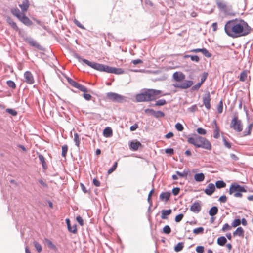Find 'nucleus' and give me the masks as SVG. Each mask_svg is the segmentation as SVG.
Instances as JSON below:
<instances>
[{
    "label": "nucleus",
    "mask_w": 253,
    "mask_h": 253,
    "mask_svg": "<svg viewBox=\"0 0 253 253\" xmlns=\"http://www.w3.org/2000/svg\"><path fill=\"white\" fill-rule=\"evenodd\" d=\"M190 59L192 61L198 62L200 60L199 57L197 55H191Z\"/></svg>",
    "instance_id": "obj_58"
},
{
    "label": "nucleus",
    "mask_w": 253,
    "mask_h": 253,
    "mask_svg": "<svg viewBox=\"0 0 253 253\" xmlns=\"http://www.w3.org/2000/svg\"><path fill=\"white\" fill-rule=\"evenodd\" d=\"M247 190L242 186L236 183L232 184L230 187L229 193L230 194H234L235 197H242V192H246Z\"/></svg>",
    "instance_id": "obj_6"
},
{
    "label": "nucleus",
    "mask_w": 253,
    "mask_h": 253,
    "mask_svg": "<svg viewBox=\"0 0 253 253\" xmlns=\"http://www.w3.org/2000/svg\"><path fill=\"white\" fill-rule=\"evenodd\" d=\"M11 12L12 14L16 16L18 19L20 18V17L22 15L23 13H21L19 10V9L17 8H14L11 10Z\"/></svg>",
    "instance_id": "obj_25"
},
{
    "label": "nucleus",
    "mask_w": 253,
    "mask_h": 253,
    "mask_svg": "<svg viewBox=\"0 0 253 253\" xmlns=\"http://www.w3.org/2000/svg\"><path fill=\"white\" fill-rule=\"evenodd\" d=\"M253 127V123H251L249 125L247 129L243 132V136H246L250 135L251 133V130Z\"/></svg>",
    "instance_id": "obj_21"
},
{
    "label": "nucleus",
    "mask_w": 253,
    "mask_h": 253,
    "mask_svg": "<svg viewBox=\"0 0 253 253\" xmlns=\"http://www.w3.org/2000/svg\"><path fill=\"white\" fill-rule=\"evenodd\" d=\"M77 58L79 62H83L91 68L99 71H104L117 75L122 74L124 73V71L121 68L112 67L95 62H91L86 59H83L79 56H77Z\"/></svg>",
    "instance_id": "obj_2"
},
{
    "label": "nucleus",
    "mask_w": 253,
    "mask_h": 253,
    "mask_svg": "<svg viewBox=\"0 0 253 253\" xmlns=\"http://www.w3.org/2000/svg\"><path fill=\"white\" fill-rule=\"evenodd\" d=\"M234 236H238L242 238L244 237V230L241 227H238L233 233Z\"/></svg>",
    "instance_id": "obj_18"
},
{
    "label": "nucleus",
    "mask_w": 253,
    "mask_h": 253,
    "mask_svg": "<svg viewBox=\"0 0 253 253\" xmlns=\"http://www.w3.org/2000/svg\"><path fill=\"white\" fill-rule=\"evenodd\" d=\"M184 215L183 214H179L176 216L175 221L176 222H179L183 218Z\"/></svg>",
    "instance_id": "obj_53"
},
{
    "label": "nucleus",
    "mask_w": 253,
    "mask_h": 253,
    "mask_svg": "<svg viewBox=\"0 0 253 253\" xmlns=\"http://www.w3.org/2000/svg\"><path fill=\"white\" fill-rule=\"evenodd\" d=\"M241 223V220L240 219H236L233 220L232 223V227H236L239 226Z\"/></svg>",
    "instance_id": "obj_40"
},
{
    "label": "nucleus",
    "mask_w": 253,
    "mask_h": 253,
    "mask_svg": "<svg viewBox=\"0 0 253 253\" xmlns=\"http://www.w3.org/2000/svg\"><path fill=\"white\" fill-rule=\"evenodd\" d=\"M249 73V71L248 70H244L242 72L240 75L239 80L240 81L244 82L247 79L248 74Z\"/></svg>",
    "instance_id": "obj_24"
},
{
    "label": "nucleus",
    "mask_w": 253,
    "mask_h": 253,
    "mask_svg": "<svg viewBox=\"0 0 253 253\" xmlns=\"http://www.w3.org/2000/svg\"><path fill=\"white\" fill-rule=\"evenodd\" d=\"M106 97L109 100L117 102H122L124 99V97L123 96L113 92L107 93Z\"/></svg>",
    "instance_id": "obj_8"
},
{
    "label": "nucleus",
    "mask_w": 253,
    "mask_h": 253,
    "mask_svg": "<svg viewBox=\"0 0 253 253\" xmlns=\"http://www.w3.org/2000/svg\"><path fill=\"white\" fill-rule=\"evenodd\" d=\"M218 208L216 207H212L209 211V214L211 216H214L218 212Z\"/></svg>",
    "instance_id": "obj_30"
},
{
    "label": "nucleus",
    "mask_w": 253,
    "mask_h": 253,
    "mask_svg": "<svg viewBox=\"0 0 253 253\" xmlns=\"http://www.w3.org/2000/svg\"><path fill=\"white\" fill-rule=\"evenodd\" d=\"M29 5L30 4L28 0H24L22 3L19 5L23 12H25L27 11Z\"/></svg>",
    "instance_id": "obj_16"
},
{
    "label": "nucleus",
    "mask_w": 253,
    "mask_h": 253,
    "mask_svg": "<svg viewBox=\"0 0 253 253\" xmlns=\"http://www.w3.org/2000/svg\"><path fill=\"white\" fill-rule=\"evenodd\" d=\"M163 232L164 233L167 234H169L171 232V229L169 227V226H168V225L165 226L163 228Z\"/></svg>",
    "instance_id": "obj_47"
},
{
    "label": "nucleus",
    "mask_w": 253,
    "mask_h": 253,
    "mask_svg": "<svg viewBox=\"0 0 253 253\" xmlns=\"http://www.w3.org/2000/svg\"><path fill=\"white\" fill-rule=\"evenodd\" d=\"M227 197L225 195H223L219 198V201L221 203H225L227 201Z\"/></svg>",
    "instance_id": "obj_62"
},
{
    "label": "nucleus",
    "mask_w": 253,
    "mask_h": 253,
    "mask_svg": "<svg viewBox=\"0 0 253 253\" xmlns=\"http://www.w3.org/2000/svg\"><path fill=\"white\" fill-rule=\"evenodd\" d=\"M76 220L81 226H83L84 225V220L81 216H77L76 217Z\"/></svg>",
    "instance_id": "obj_60"
},
{
    "label": "nucleus",
    "mask_w": 253,
    "mask_h": 253,
    "mask_svg": "<svg viewBox=\"0 0 253 253\" xmlns=\"http://www.w3.org/2000/svg\"><path fill=\"white\" fill-rule=\"evenodd\" d=\"M18 19L25 25L30 26L32 24L31 20L24 14H22V15Z\"/></svg>",
    "instance_id": "obj_13"
},
{
    "label": "nucleus",
    "mask_w": 253,
    "mask_h": 253,
    "mask_svg": "<svg viewBox=\"0 0 253 253\" xmlns=\"http://www.w3.org/2000/svg\"><path fill=\"white\" fill-rule=\"evenodd\" d=\"M214 124V131H213V137L214 138L217 139L220 137V130L216 123V121L214 120L213 122Z\"/></svg>",
    "instance_id": "obj_14"
},
{
    "label": "nucleus",
    "mask_w": 253,
    "mask_h": 253,
    "mask_svg": "<svg viewBox=\"0 0 253 253\" xmlns=\"http://www.w3.org/2000/svg\"><path fill=\"white\" fill-rule=\"evenodd\" d=\"M184 248V243L179 242L174 247V250L176 252L181 251Z\"/></svg>",
    "instance_id": "obj_29"
},
{
    "label": "nucleus",
    "mask_w": 253,
    "mask_h": 253,
    "mask_svg": "<svg viewBox=\"0 0 253 253\" xmlns=\"http://www.w3.org/2000/svg\"><path fill=\"white\" fill-rule=\"evenodd\" d=\"M7 23L11 26V27L16 30V31H18L19 33H20V30L17 26L16 23L14 22L13 20L10 17H8L7 19Z\"/></svg>",
    "instance_id": "obj_15"
},
{
    "label": "nucleus",
    "mask_w": 253,
    "mask_h": 253,
    "mask_svg": "<svg viewBox=\"0 0 253 253\" xmlns=\"http://www.w3.org/2000/svg\"><path fill=\"white\" fill-rule=\"evenodd\" d=\"M103 135L106 137H111L113 135L112 129L109 127H106L103 130Z\"/></svg>",
    "instance_id": "obj_20"
},
{
    "label": "nucleus",
    "mask_w": 253,
    "mask_h": 253,
    "mask_svg": "<svg viewBox=\"0 0 253 253\" xmlns=\"http://www.w3.org/2000/svg\"><path fill=\"white\" fill-rule=\"evenodd\" d=\"M215 185L217 188H222L226 186V183L222 180L217 181Z\"/></svg>",
    "instance_id": "obj_32"
},
{
    "label": "nucleus",
    "mask_w": 253,
    "mask_h": 253,
    "mask_svg": "<svg viewBox=\"0 0 253 253\" xmlns=\"http://www.w3.org/2000/svg\"><path fill=\"white\" fill-rule=\"evenodd\" d=\"M66 79H67V81H68V82L69 83V84H70L72 86H73L75 88L77 86L78 83H77L76 82L74 81L71 78H70L69 77H67Z\"/></svg>",
    "instance_id": "obj_36"
},
{
    "label": "nucleus",
    "mask_w": 253,
    "mask_h": 253,
    "mask_svg": "<svg viewBox=\"0 0 253 253\" xmlns=\"http://www.w3.org/2000/svg\"><path fill=\"white\" fill-rule=\"evenodd\" d=\"M138 127V126L137 124L135 123V124L130 126V129L131 131H135Z\"/></svg>",
    "instance_id": "obj_63"
},
{
    "label": "nucleus",
    "mask_w": 253,
    "mask_h": 253,
    "mask_svg": "<svg viewBox=\"0 0 253 253\" xmlns=\"http://www.w3.org/2000/svg\"><path fill=\"white\" fill-rule=\"evenodd\" d=\"M205 179V175L203 173H199L195 174L194 179L197 182H202Z\"/></svg>",
    "instance_id": "obj_23"
},
{
    "label": "nucleus",
    "mask_w": 253,
    "mask_h": 253,
    "mask_svg": "<svg viewBox=\"0 0 253 253\" xmlns=\"http://www.w3.org/2000/svg\"><path fill=\"white\" fill-rule=\"evenodd\" d=\"M68 230L73 233H77V227L76 225H74L73 226H70V228H68Z\"/></svg>",
    "instance_id": "obj_54"
},
{
    "label": "nucleus",
    "mask_w": 253,
    "mask_h": 253,
    "mask_svg": "<svg viewBox=\"0 0 253 253\" xmlns=\"http://www.w3.org/2000/svg\"><path fill=\"white\" fill-rule=\"evenodd\" d=\"M231 229V227L228 224L226 223L225 224L222 228V230L223 231L225 232L227 230H229Z\"/></svg>",
    "instance_id": "obj_51"
},
{
    "label": "nucleus",
    "mask_w": 253,
    "mask_h": 253,
    "mask_svg": "<svg viewBox=\"0 0 253 253\" xmlns=\"http://www.w3.org/2000/svg\"><path fill=\"white\" fill-rule=\"evenodd\" d=\"M223 142L225 146L228 148H230L231 147V145L230 143H229L224 138H223Z\"/></svg>",
    "instance_id": "obj_64"
},
{
    "label": "nucleus",
    "mask_w": 253,
    "mask_h": 253,
    "mask_svg": "<svg viewBox=\"0 0 253 253\" xmlns=\"http://www.w3.org/2000/svg\"><path fill=\"white\" fill-rule=\"evenodd\" d=\"M215 188L214 185L212 183H210L204 190V192L206 194L211 195L215 191Z\"/></svg>",
    "instance_id": "obj_12"
},
{
    "label": "nucleus",
    "mask_w": 253,
    "mask_h": 253,
    "mask_svg": "<svg viewBox=\"0 0 253 253\" xmlns=\"http://www.w3.org/2000/svg\"><path fill=\"white\" fill-rule=\"evenodd\" d=\"M225 33L232 38L246 36L251 33L252 29L243 19H235L227 21L224 26Z\"/></svg>",
    "instance_id": "obj_1"
},
{
    "label": "nucleus",
    "mask_w": 253,
    "mask_h": 253,
    "mask_svg": "<svg viewBox=\"0 0 253 253\" xmlns=\"http://www.w3.org/2000/svg\"><path fill=\"white\" fill-rule=\"evenodd\" d=\"M164 113L160 111H158L157 112L155 111V113L154 114V116H155V117H164Z\"/></svg>",
    "instance_id": "obj_48"
},
{
    "label": "nucleus",
    "mask_w": 253,
    "mask_h": 253,
    "mask_svg": "<svg viewBox=\"0 0 253 253\" xmlns=\"http://www.w3.org/2000/svg\"><path fill=\"white\" fill-rule=\"evenodd\" d=\"M217 242L219 245L223 246L226 243L227 239L224 236H221L217 239Z\"/></svg>",
    "instance_id": "obj_26"
},
{
    "label": "nucleus",
    "mask_w": 253,
    "mask_h": 253,
    "mask_svg": "<svg viewBox=\"0 0 253 253\" xmlns=\"http://www.w3.org/2000/svg\"><path fill=\"white\" fill-rule=\"evenodd\" d=\"M118 165V163L116 162L114 165L108 170V174H110L111 173H112L117 168Z\"/></svg>",
    "instance_id": "obj_45"
},
{
    "label": "nucleus",
    "mask_w": 253,
    "mask_h": 253,
    "mask_svg": "<svg viewBox=\"0 0 253 253\" xmlns=\"http://www.w3.org/2000/svg\"><path fill=\"white\" fill-rule=\"evenodd\" d=\"M217 5L218 7L220 9L225 11L226 10L227 7H226V5L225 3H224L223 2H217Z\"/></svg>",
    "instance_id": "obj_34"
},
{
    "label": "nucleus",
    "mask_w": 253,
    "mask_h": 253,
    "mask_svg": "<svg viewBox=\"0 0 253 253\" xmlns=\"http://www.w3.org/2000/svg\"><path fill=\"white\" fill-rule=\"evenodd\" d=\"M175 126L176 129L179 131H182L184 129L183 126L179 123H176Z\"/></svg>",
    "instance_id": "obj_49"
},
{
    "label": "nucleus",
    "mask_w": 253,
    "mask_h": 253,
    "mask_svg": "<svg viewBox=\"0 0 253 253\" xmlns=\"http://www.w3.org/2000/svg\"><path fill=\"white\" fill-rule=\"evenodd\" d=\"M172 211L171 210H163L162 211V214H161V218L163 219H166L168 218L167 216L170 215Z\"/></svg>",
    "instance_id": "obj_22"
},
{
    "label": "nucleus",
    "mask_w": 253,
    "mask_h": 253,
    "mask_svg": "<svg viewBox=\"0 0 253 253\" xmlns=\"http://www.w3.org/2000/svg\"><path fill=\"white\" fill-rule=\"evenodd\" d=\"M24 81L27 84H32L35 82V80L33 74L30 71H26L24 74Z\"/></svg>",
    "instance_id": "obj_9"
},
{
    "label": "nucleus",
    "mask_w": 253,
    "mask_h": 253,
    "mask_svg": "<svg viewBox=\"0 0 253 253\" xmlns=\"http://www.w3.org/2000/svg\"><path fill=\"white\" fill-rule=\"evenodd\" d=\"M170 196V193L169 192H162L160 195V199L162 201H165V202H167L169 200Z\"/></svg>",
    "instance_id": "obj_19"
},
{
    "label": "nucleus",
    "mask_w": 253,
    "mask_h": 253,
    "mask_svg": "<svg viewBox=\"0 0 253 253\" xmlns=\"http://www.w3.org/2000/svg\"><path fill=\"white\" fill-rule=\"evenodd\" d=\"M196 251L198 253H204V248L203 246H197L196 247Z\"/></svg>",
    "instance_id": "obj_52"
},
{
    "label": "nucleus",
    "mask_w": 253,
    "mask_h": 253,
    "mask_svg": "<svg viewBox=\"0 0 253 253\" xmlns=\"http://www.w3.org/2000/svg\"><path fill=\"white\" fill-rule=\"evenodd\" d=\"M201 210V205L199 202H195L190 207V210L193 212L198 213Z\"/></svg>",
    "instance_id": "obj_11"
},
{
    "label": "nucleus",
    "mask_w": 253,
    "mask_h": 253,
    "mask_svg": "<svg viewBox=\"0 0 253 253\" xmlns=\"http://www.w3.org/2000/svg\"><path fill=\"white\" fill-rule=\"evenodd\" d=\"M172 193L174 195H177L180 192V188H174L172 190Z\"/></svg>",
    "instance_id": "obj_61"
},
{
    "label": "nucleus",
    "mask_w": 253,
    "mask_h": 253,
    "mask_svg": "<svg viewBox=\"0 0 253 253\" xmlns=\"http://www.w3.org/2000/svg\"><path fill=\"white\" fill-rule=\"evenodd\" d=\"M66 79H67V81H68V82L69 83V84H70L72 86H73L75 88L77 86L78 83H77L76 82L74 81L71 78H70L69 77H67Z\"/></svg>",
    "instance_id": "obj_35"
},
{
    "label": "nucleus",
    "mask_w": 253,
    "mask_h": 253,
    "mask_svg": "<svg viewBox=\"0 0 253 253\" xmlns=\"http://www.w3.org/2000/svg\"><path fill=\"white\" fill-rule=\"evenodd\" d=\"M141 146L142 144L139 141H132L130 144V148L133 151H137Z\"/></svg>",
    "instance_id": "obj_17"
},
{
    "label": "nucleus",
    "mask_w": 253,
    "mask_h": 253,
    "mask_svg": "<svg viewBox=\"0 0 253 253\" xmlns=\"http://www.w3.org/2000/svg\"><path fill=\"white\" fill-rule=\"evenodd\" d=\"M45 240L49 248L54 250H56L57 248L56 246L50 240L48 239H45Z\"/></svg>",
    "instance_id": "obj_31"
},
{
    "label": "nucleus",
    "mask_w": 253,
    "mask_h": 253,
    "mask_svg": "<svg viewBox=\"0 0 253 253\" xmlns=\"http://www.w3.org/2000/svg\"><path fill=\"white\" fill-rule=\"evenodd\" d=\"M28 43L31 46L39 48L40 45L37 42L33 39H30L27 40Z\"/></svg>",
    "instance_id": "obj_28"
},
{
    "label": "nucleus",
    "mask_w": 253,
    "mask_h": 253,
    "mask_svg": "<svg viewBox=\"0 0 253 253\" xmlns=\"http://www.w3.org/2000/svg\"><path fill=\"white\" fill-rule=\"evenodd\" d=\"M201 53H202L206 57H211V54L205 48H202Z\"/></svg>",
    "instance_id": "obj_46"
},
{
    "label": "nucleus",
    "mask_w": 253,
    "mask_h": 253,
    "mask_svg": "<svg viewBox=\"0 0 253 253\" xmlns=\"http://www.w3.org/2000/svg\"><path fill=\"white\" fill-rule=\"evenodd\" d=\"M187 141L197 148H202L208 150H211L212 148L211 144L208 140L197 135L189 138Z\"/></svg>",
    "instance_id": "obj_5"
},
{
    "label": "nucleus",
    "mask_w": 253,
    "mask_h": 253,
    "mask_svg": "<svg viewBox=\"0 0 253 253\" xmlns=\"http://www.w3.org/2000/svg\"><path fill=\"white\" fill-rule=\"evenodd\" d=\"M198 108L196 105H194L188 108V110L191 112H194L197 111Z\"/></svg>",
    "instance_id": "obj_56"
},
{
    "label": "nucleus",
    "mask_w": 253,
    "mask_h": 253,
    "mask_svg": "<svg viewBox=\"0 0 253 253\" xmlns=\"http://www.w3.org/2000/svg\"><path fill=\"white\" fill-rule=\"evenodd\" d=\"M230 127L238 132H241L243 130L242 122L238 119V116H234L232 119L230 124Z\"/></svg>",
    "instance_id": "obj_7"
},
{
    "label": "nucleus",
    "mask_w": 253,
    "mask_h": 253,
    "mask_svg": "<svg viewBox=\"0 0 253 253\" xmlns=\"http://www.w3.org/2000/svg\"><path fill=\"white\" fill-rule=\"evenodd\" d=\"M211 95L209 92L203 97V101L205 107L209 110L211 108Z\"/></svg>",
    "instance_id": "obj_10"
},
{
    "label": "nucleus",
    "mask_w": 253,
    "mask_h": 253,
    "mask_svg": "<svg viewBox=\"0 0 253 253\" xmlns=\"http://www.w3.org/2000/svg\"><path fill=\"white\" fill-rule=\"evenodd\" d=\"M76 88L84 92H87V89L86 87L83 85L79 84V83L77 85V86Z\"/></svg>",
    "instance_id": "obj_41"
},
{
    "label": "nucleus",
    "mask_w": 253,
    "mask_h": 253,
    "mask_svg": "<svg viewBox=\"0 0 253 253\" xmlns=\"http://www.w3.org/2000/svg\"><path fill=\"white\" fill-rule=\"evenodd\" d=\"M6 111L12 116H16L17 114V112L12 109H7Z\"/></svg>",
    "instance_id": "obj_59"
},
{
    "label": "nucleus",
    "mask_w": 253,
    "mask_h": 253,
    "mask_svg": "<svg viewBox=\"0 0 253 253\" xmlns=\"http://www.w3.org/2000/svg\"><path fill=\"white\" fill-rule=\"evenodd\" d=\"M176 174L180 177H185L187 178L188 172L187 171H184L183 172H180L179 171H176Z\"/></svg>",
    "instance_id": "obj_43"
},
{
    "label": "nucleus",
    "mask_w": 253,
    "mask_h": 253,
    "mask_svg": "<svg viewBox=\"0 0 253 253\" xmlns=\"http://www.w3.org/2000/svg\"><path fill=\"white\" fill-rule=\"evenodd\" d=\"M68 151V146L64 145L62 147V156L63 157H66Z\"/></svg>",
    "instance_id": "obj_39"
},
{
    "label": "nucleus",
    "mask_w": 253,
    "mask_h": 253,
    "mask_svg": "<svg viewBox=\"0 0 253 253\" xmlns=\"http://www.w3.org/2000/svg\"><path fill=\"white\" fill-rule=\"evenodd\" d=\"M74 141L75 142L76 145L78 147H79L80 143V138L79 135L77 133H75L74 135Z\"/></svg>",
    "instance_id": "obj_33"
},
{
    "label": "nucleus",
    "mask_w": 253,
    "mask_h": 253,
    "mask_svg": "<svg viewBox=\"0 0 253 253\" xmlns=\"http://www.w3.org/2000/svg\"><path fill=\"white\" fill-rule=\"evenodd\" d=\"M197 132L201 135H205L206 134V130L201 127L198 128L197 129Z\"/></svg>",
    "instance_id": "obj_50"
},
{
    "label": "nucleus",
    "mask_w": 253,
    "mask_h": 253,
    "mask_svg": "<svg viewBox=\"0 0 253 253\" xmlns=\"http://www.w3.org/2000/svg\"><path fill=\"white\" fill-rule=\"evenodd\" d=\"M7 85L10 88L12 89H15L16 88V85L15 83L11 80H8L6 82Z\"/></svg>",
    "instance_id": "obj_44"
},
{
    "label": "nucleus",
    "mask_w": 253,
    "mask_h": 253,
    "mask_svg": "<svg viewBox=\"0 0 253 253\" xmlns=\"http://www.w3.org/2000/svg\"><path fill=\"white\" fill-rule=\"evenodd\" d=\"M33 244L38 253H40L42 250L41 245L36 241H34Z\"/></svg>",
    "instance_id": "obj_42"
},
{
    "label": "nucleus",
    "mask_w": 253,
    "mask_h": 253,
    "mask_svg": "<svg viewBox=\"0 0 253 253\" xmlns=\"http://www.w3.org/2000/svg\"><path fill=\"white\" fill-rule=\"evenodd\" d=\"M39 159L42 164L43 168L45 169H47V165L45 160L44 156L41 154H39L38 156Z\"/></svg>",
    "instance_id": "obj_27"
},
{
    "label": "nucleus",
    "mask_w": 253,
    "mask_h": 253,
    "mask_svg": "<svg viewBox=\"0 0 253 253\" xmlns=\"http://www.w3.org/2000/svg\"><path fill=\"white\" fill-rule=\"evenodd\" d=\"M172 78L173 80L179 83L173 84L176 88L186 89L190 87L193 84V82L190 80H185V75L181 72H176L173 73Z\"/></svg>",
    "instance_id": "obj_4"
},
{
    "label": "nucleus",
    "mask_w": 253,
    "mask_h": 253,
    "mask_svg": "<svg viewBox=\"0 0 253 253\" xmlns=\"http://www.w3.org/2000/svg\"><path fill=\"white\" fill-rule=\"evenodd\" d=\"M162 91L159 90L148 89L136 95L137 102H147L155 100L160 95Z\"/></svg>",
    "instance_id": "obj_3"
},
{
    "label": "nucleus",
    "mask_w": 253,
    "mask_h": 253,
    "mask_svg": "<svg viewBox=\"0 0 253 253\" xmlns=\"http://www.w3.org/2000/svg\"><path fill=\"white\" fill-rule=\"evenodd\" d=\"M166 103L167 102L166 100L164 99H160L155 102L154 106H163L165 105Z\"/></svg>",
    "instance_id": "obj_38"
},
{
    "label": "nucleus",
    "mask_w": 253,
    "mask_h": 253,
    "mask_svg": "<svg viewBox=\"0 0 253 253\" xmlns=\"http://www.w3.org/2000/svg\"><path fill=\"white\" fill-rule=\"evenodd\" d=\"M145 113L147 114H151L154 116L155 111L152 109H146L145 110Z\"/></svg>",
    "instance_id": "obj_57"
},
{
    "label": "nucleus",
    "mask_w": 253,
    "mask_h": 253,
    "mask_svg": "<svg viewBox=\"0 0 253 253\" xmlns=\"http://www.w3.org/2000/svg\"><path fill=\"white\" fill-rule=\"evenodd\" d=\"M193 233H194L196 235L203 234L204 232V228L200 227L197 228H195L193 230Z\"/></svg>",
    "instance_id": "obj_37"
},
{
    "label": "nucleus",
    "mask_w": 253,
    "mask_h": 253,
    "mask_svg": "<svg viewBox=\"0 0 253 253\" xmlns=\"http://www.w3.org/2000/svg\"><path fill=\"white\" fill-rule=\"evenodd\" d=\"M217 110L219 113H221L223 111V103L222 101H220L218 106Z\"/></svg>",
    "instance_id": "obj_55"
}]
</instances>
